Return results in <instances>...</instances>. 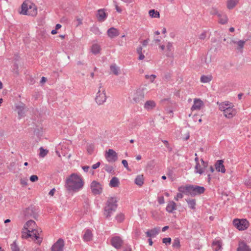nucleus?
I'll return each mask as SVG.
<instances>
[{
  "instance_id": "obj_1",
  "label": "nucleus",
  "mask_w": 251,
  "mask_h": 251,
  "mask_svg": "<svg viewBox=\"0 0 251 251\" xmlns=\"http://www.w3.org/2000/svg\"><path fill=\"white\" fill-rule=\"evenodd\" d=\"M84 185L82 178L76 174H71L66 181V187L68 191L77 192L81 189Z\"/></svg>"
},
{
  "instance_id": "obj_2",
  "label": "nucleus",
  "mask_w": 251,
  "mask_h": 251,
  "mask_svg": "<svg viewBox=\"0 0 251 251\" xmlns=\"http://www.w3.org/2000/svg\"><path fill=\"white\" fill-rule=\"evenodd\" d=\"M117 201L116 198H110L107 200L104 212V214L106 218L110 217L111 213L116 210L117 207Z\"/></svg>"
},
{
  "instance_id": "obj_3",
  "label": "nucleus",
  "mask_w": 251,
  "mask_h": 251,
  "mask_svg": "<svg viewBox=\"0 0 251 251\" xmlns=\"http://www.w3.org/2000/svg\"><path fill=\"white\" fill-rule=\"evenodd\" d=\"M21 13L24 15L35 16L37 14V8L35 5L32 4L29 6L25 1L24 2L21 6Z\"/></svg>"
},
{
  "instance_id": "obj_4",
  "label": "nucleus",
  "mask_w": 251,
  "mask_h": 251,
  "mask_svg": "<svg viewBox=\"0 0 251 251\" xmlns=\"http://www.w3.org/2000/svg\"><path fill=\"white\" fill-rule=\"evenodd\" d=\"M99 85V89L97 93L95 100L98 104L100 105L106 101V96L105 89L103 88L102 83H100Z\"/></svg>"
},
{
  "instance_id": "obj_5",
  "label": "nucleus",
  "mask_w": 251,
  "mask_h": 251,
  "mask_svg": "<svg viewBox=\"0 0 251 251\" xmlns=\"http://www.w3.org/2000/svg\"><path fill=\"white\" fill-rule=\"evenodd\" d=\"M233 224L239 230H244L249 226V223L246 219H234Z\"/></svg>"
},
{
  "instance_id": "obj_6",
  "label": "nucleus",
  "mask_w": 251,
  "mask_h": 251,
  "mask_svg": "<svg viewBox=\"0 0 251 251\" xmlns=\"http://www.w3.org/2000/svg\"><path fill=\"white\" fill-rule=\"evenodd\" d=\"M145 93L143 89H138L133 93L132 100L135 103H140L144 100Z\"/></svg>"
},
{
  "instance_id": "obj_7",
  "label": "nucleus",
  "mask_w": 251,
  "mask_h": 251,
  "mask_svg": "<svg viewBox=\"0 0 251 251\" xmlns=\"http://www.w3.org/2000/svg\"><path fill=\"white\" fill-rule=\"evenodd\" d=\"M205 188L202 186L190 185V195L195 197L197 195L203 194L205 191Z\"/></svg>"
},
{
  "instance_id": "obj_8",
  "label": "nucleus",
  "mask_w": 251,
  "mask_h": 251,
  "mask_svg": "<svg viewBox=\"0 0 251 251\" xmlns=\"http://www.w3.org/2000/svg\"><path fill=\"white\" fill-rule=\"evenodd\" d=\"M24 215L26 218H33L35 219L38 216L34 206H31L26 208L24 212Z\"/></svg>"
},
{
  "instance_id": "obj_9",
  "label": "nucleus",
  "mask_w": 251,
  "mask_h": 251,
  "mask_svg": "<svg viewBox=\"0 0 251 251\" xmlns=\"http://www.w3.org/2000/svg\"><path fill=\"white\" fill-rule=\"evenodd\" d=\"M105 156L109 162H114L118 159L117 153L112 149H109L107 151Z\"/></svg>"
},
{
  "instance_id": "obj_10",
  "label": "nucleus",
  "mask_w": 251,
  "mask_h": 251,
  "mask_svg": "<svg viewBox=\"0 0 251 251\" xmlns=\"http://www.w3.org/2000/svg\"><path fill=\"white\" fill-rule=\"evenodd\" d=\"M201 164L200 163H197L195 167V171L197 173H199L200 175L203 174L206 169L208 167V163L204 162L202 159H201Z\"/></svg>"
},
{
  "instance_id": "obj_11",
  "label": "nucleus",
  "mask_w": 251,
  "mask_h": 251,
  "mask_svg": "<svg viewBox=\"0 0 251 251\" xmlns=\"http://www.w3.org/2000/svg\"><path fill=\"white\" fill-rule=\"evenodd\" d=\"M31 234L32 238H35V241H36V243L40 244L42 242L43 238L40 236V234L42 232V230L40 228H32Z\"/></svg>"
},
{
  "instance_id": "obj_12",
  "label": "nucleus",
  "mask_w": 251,
  "mask_h": 251,
  "mask_svg": "<svg viewBox=\"0 0 251 251\" xmlns=\"http://www.w3.org/2000/svg\"><path fill=\"white\" fill-rule=\"evenodd\" d=\"M91 189L94 195H99L101 193L102 188L101 184L97 181H93L91 184Z\"/></svg>"
},
{
  "instance_id": "obj_13",
  "label": "nucleus",
  "mask_w": 251,
  "mask_h": 251,
  "mask_svg": "<svg viewBox=\"0 0 251 251\" xmlns=\"http://www.w3.org/2000/svg\"><path fill=\"white\" fill-rule=\"evenodd\" d=\"M110 242L111 245L116 249H120L124 243L123 240L119 236L112 237L110 240Z\"/></svg>"
},
{
  "instance_id": "obj_14",
  "label": "nucleus",
  "mask_w": 251,
  "mask_h": 251,
  "mask_svg": "<svg viewBox=\"0 0 251 251\" xmlns=\"http://www.w3.org/2000/svg\"><path fill=\"white\" fill-rule=\"evenodd\" d=\"M64 246V240L60 238L52 245L51 251H63Z\"/></svg>"
},
{
  "instance_id": "obj_15",
  "label": "nucleus",
  "mask_w": 251,
  "mask_h": 251,
  "mask_svg": "<svg viewBox=\"0 0 251 251\" xmlns=\"http://www.w3.org/2000/svg\"><path fill=\"white\" fill-rule=\"evenodd\" d=\"M236 113V110L233 108V105L230 103V105L225 110L224 115L226 117L230 119L235 115Z\"/></svg>"
},
{
  "instance_id": "obj_16",
  "label": "nucleus",
  "mask_w": 251,
  "mask_h": 251,
  "mask_svg": "<svg viewBox=\"0 0 251 251\" xmlns=\"http://www.w3.org/2000/svg\"><path fill=\"white\" fill-rule=\"evenodd\" d=\"M246 41L244 40H239L236 41L234 39H232L230 42V44L233 43L234 44L237 45V47L236 48V49L240 52H243V49L244 48V45L246 43Z\"/></svg>"
},
{
  "instance_id": "obj_17",
  "label": "nucleus",
  "mask_w": 251,
  "mask_h": 251,
  "mask_svg": "<svg viewBox=\"0 0 251 251\" xmlns=\"http://www.w3.org/2000/svg\"><path fill=\"white\" fill-rule=\"evenodd\" d=\"M16 107L18 114L19 118L21 119V118L24 117L25 114V105L22 103L19 105H16Z\"/></svg>"
},
{
  "instance_id": "obj_18",
  "label": "nucleus",
  "mask_w": 251,
  "mask_h": 251,
  "mask_svg": "<svg viewBox=\"0 0 251 251\" xmlns=\"http://www.w3.org/2000/svg\"><path fill=\"white\" fill-rule=\"evenodd\" d=\"M203 105V102L200 99H195L194 100V104L192 106L191 110H200L201 106Z\"/></svg>"
},
{
  "instance_id": "obj_19",
  "label": "nucleus",
  "mask_w": 251,
  "mask_h": 251,
  "mask_svg": "<svg viewBox=\"0 0 251 251\" xmlns=\"http://www.w3.org/2000/svg\"><path fill=\"white\" fill-rule=\"evenodd\" d=\"M224 161L222 160H218L215 164L216 170L218 172H221L222 173H224L226 172L225 166L223 164Z\"/></svg>"
},
{
  "instance_id": "obj_20",
  "label": "nucleus",
  "mask_w": 251,
  "mask_h": 251,
  "mask_svg": "<svg viewBox=\"0 0 251 251\" xmlns=\"http://www.w3.org/2000/svg\"><path fill=\"white\" fill-rule=\"evenodd\" d=\"M119 31L114 27H111L107 30V35L111 38H115L119 36Z\"/></svg>"
},
{
  "instance_id": "obj_21",
  "label": "nucleus",
  "mask_w": 251,
  "mask_h": 251,
  "mask_svg": "<svg viewBox=\"0 0 251 251\" xmlns=\"http://www.w3.org/2000/svg\"><path fill=\"white\" fill-rule=\"evenodd\" d=\"M160 230V227H156L151 230H149L146 232L147 237H153L158 234Z\"/></svg>"
},
{
  "instance_id": "obj_22",
  "label": "nucleus",
  "mask_w": 251,
  "mask_h": 251,
  "mask_svg": "<svg viewBox=\"0 0 251 251\" xmlns=\"http://www.w3.org/2000/svg\"><path fill=\"white\" fill-rule=\"evenodd\" d=\"M98 20L100 22H103L106 18V14L103 9H99L97 14Z\"/></svg>"
},
{
  "instance_id": "obj_23",
  "label": "nucleus",
  "mask_w": 251,
  "mask_h": 251,
  "mask_svg": "<svg viewBox=\"0 0 251 251\" xmlns=\"http://www.w3.org/2000/svg\"><path fill=\"white\" fill-rule=\"evenodd\" d=\"M110 70L111 73L115 75H118L120 74L121 70L116 64H112L110 66Z\"/></svg>"
},
{
  "instance_id": "obj_24",
  "label": "nucleus",
  "mask_w": 251,
  "mask_h": 251,
  "mask_svg": "<svg viewBox=\"0 0 251 251\" xmlns=\"http://www.w3.org/2000/svg\"><path fill=\"white\" fill-rule=\"evenodd\" d=\"M156 103L153 100H148L144 104V108L147 110H150L154 108Z\"/></svg>"
},
{
  "instance_id": "obj_25",
  "label": "nucleus",
  "mask_w": 251,
  "mask_h": 251,
  "mask_svg": "<svg viewBox=\"0 0 251 251\" xmlns=\"http://www.w3.org/2000/svg\"><path fill=\"white\" fill-rule=\"evenodd\" d=\"M176 203L173 201H171L168 203L166 209L168 212L172 213L174 210L176 209Z\"/></svg>"
},
{
  "instance_id": "obj_26",
  "label": "nucleus",
  "mask_w": 251,
  "mask_h": 251,
  "mask_svg": "<svg viewBox=\"0 0 251 251\" xmlns=\"http://www.w3.org/2000/svg\"><path fill=\"white\" fill-rule=\"evenodd\" d=\"M36 226V223L33 220H29L24 225V229H30L32 230V228H35Z\"/></svg>"
},
{
  "instance_id": "obj_27",
  "label": "nucleus",
  "mask_w": 251,
  "mask_h": 251,
  "mask_svg": "<svg viewBox=\"0 0 251 251\" xmlns=\"http://www.w3.org/2000/svg\"><path fill=\"white\" fill-rule=\"evenodd\" d=\"M178 191L180 193H183L186 195H190V185H186V186H181L178 188Z\"/></svg>"
},
{
  "instance_id": "obj_28",
  "label": "nucleus",
  "mask_w": 251,
  "mask_h": 251,
  "mask_svg": "<svg viewBox=\"0 0 251 251\" xmlns=\"http://www.w3.org/2000/svg\"><path fill=\"white\" fill-rule=\"evenodd\" d=\"M237 251H251V249L244 242H242L239 244V246L237 250Z\"/></svg>"
},
{
  "instance_id": "obj_29",
  "label": "nucleus",
  "mask_w": 251,
  "mask_h": 251,
  "mask_svg": "<svg viewBox=\"0 0 251 251\" xmlns=\"http://www.w3.org/2000/svg\"><path fill=\"white\" fill-rule=\"evenodd\" d=\"M186 201L190 209L192 210L196 209V201L195 199H186Z\"/></svg>"
},
{
  "instance_id": "obj_30",
  "label": "nucleus",
  "mask_w": 251,
  "mask_h": 251,
  "mask_svg": "<svg viewBox=\"0 0 251 251\" xmlns=\"http://www.w3.org/2000/svg\"><path fill=\"white\" fill-rule=\"evenodd\" d=\"M100 50V46L98 44H94L91 47V51L94 54L99 53Z\"/></svg>"
},
{
  "instance_id": "obj_31",
  "label": "nucleus",
  "mask_w": 251,
  "mask_h": 251,
  "mask_svg": "<svg viewBox=\"0 0 251 251\" xmlns=\"http://www.w3.org/2000/svg\"><path fill=\"white\" fill-rule=\"evenodd\" d=\"M201 62L202 64L208 66L211 62V56L210 55H206L201 59Z\"/></svg>"
},
{
  "instance_id": "obj_32",
  "label": "nucleus",
  "mask_w": 251,
  "mask_h": 251,
  "mask_svg": "<svg viewBox=\"0 0 251 251\" xmlns=\"http://www.w3.org/2000/svg\"><path fill=\"white\" fill-rule=\"evenodd\" d=\"M219 23L221 24H226L227 22V17L225 14L222 13L218 17Z\"/></svg>"
},
{
  "instance_id": "obj_33",
  "label": "nucleus",
  "mask_w": 251,
  "mask_h": 251,
  "mask_svg": "<svg viewBox=\"0 0 251 251\" xmlns=\"http://www.w3.org/2000/svg\"><path fill=\"white\" fill-rule=\"evenodd\" d=\"M119 179L117 177L114 176L111 179L109 185L111 187H117L119 186Z\"/></svg>"
},
{
  "instance_id": "obj_34",
  "label": "nucleus",
  "mask_w": 251,
  "mask_h": 251,
  "mask_svg": "<svg viewBox=\"0 0 251 251\" xmlns=\"http://www.w3.org/2000/svg\"><path fill=\"white\" fill-rule=\"evenodd\" d=\"M239 0H227V7L229 9L233 8L237 4Z\"/></svg>"
},
{
  "instance_id": "obj_35",
  "label": "nucleus",
  "mask_w": 251,
  "mask_h": 251,
  "mask_svg": "<svg viewBox=\"0 0 251 251\" xmlns=\"http://www.w3.org/2000/svg\"><path fill=\"white\" fill-rule=\"evenodd\" d=\"M135 183L139 186H141L144 183V177L143 175H138L135 179Z\"/></svg>"
},
{
  "instance_id": "obj_36",
  "label": "nucleus",
  "mask_w": 251,
  "mask_h": 251,
  "mask_svg": "<svg viewBox=\"0 0 251 251\" xmlns=\"http://www.w3.org/2000/svg\"><path fill=\"white\" fill-rule=\"evenodd\" d=\"M212 247L215 251H218L222 247V242L220 241H214Z\"/></svg>"
},
{
  "instance_id": "obj_37",
  "label": "nucleus",
  "mask_w": 251,
  "mask_h": 251,
  "mask_svg": "<svg viewBox=\"0 0 251 251\" xmlns=\"http://www.w3.org/2000/svg\"><path fill=\"white\" fill-rule=\"evenodd\" d=\"M92 238V233L90 229H87L84 236L83 238L85 241H90Z\"/></svg>"
},
{
  "instance_id": "obj_38",
  "label": "nucleus",
  "mask_w": 251,
  "mask_h": 251,
  "mask_svg": "<svg viewBox=\"0 0 251 251\" xmlns=\"http://www.w3.org/2000/svg\"><path fill=\"white\" fill-rule=\"evenodd\" d=\"M212 79V76L211 75H202L201 77V81L202 83L209 82Z\"/></svg>"
},
{
  "instance_id": "obj_39",
  "label": "nucleus",
  "mask_w": 251,
  "mask_h": 251,
  "mask_svg": "<svg viewBox=\"0 0 251 251\" xmlns=\"http://www.w3.org/2000/svg\"><path fill=\"white\" fill-rule=\"evenodd\" d=\"M150 16L151 18H159L160 14L159 12L155 11L154 9L150 10L149 12Z\"/></svg>"
},
{
  "instance_id": "obj_40",
  "label": "nucleus",
  "mask_w": 251,
  "mask_h": 251,
  "mask_svg": "<svg viewBox=\"0 0 251 251\" xmlns=\"http://www.w3.org/2000/svg\"><path fill=\"white\" fill-rule=\"evenodd\" d=\"M27 232L22 231V237L23 238H27L28 237L32 238V235L31 234V231L30 229H26Z\"/></svg>"
},
{
  "instance_id": "obj_41",
  "label": "nucleus",
  "mask_w": 251,
  "mask_h": 251,
  "mask_svg": "<svg viewBox=\"0 0 251 251\" xmlns=\"http://www.w3.org/2000/svg\"><path fill=\"white\" fill-rule=\"evenodd\" d=\"M230 105V103H228V102H225L221 103L219 105V109L223 111L224 113L226 108H227Z\"/></svg>"
},
{
  "instance_id": "obj_42",
  "label": "nucleus",
  "mask_w": 251,
  "mask_h": 251,
  "mask_svg": "<svg viewBox=\"0 0 251 251\" xmlns=\"http://www.w3.org/2000/svg\"><path fill=\"white\" fill-rule=\"evenodd\" d=\"M167 53H166V55L167 56H171L172 55V50L173 49V45L170 42H168L167 45Z\"/></svg>"
},
{
  "instance_id": "obj_43",
  "label": "nucleus",
  "mask_w": 251,
  "mask_h": 251,
  "mask_svg": "<svg viewBox=\"0 0 251 251\" xmlns=\"http://www.w3.org/2000/svg\"><path fill=\"white\" fill-rule=\"evenodd\" d=\"M103 169L108 173H112L114 172L113 167L108 164H104Z\"/></svg>"
},
{
  "instance_id": "obj_44",
  "label": "nucleus",
  "mask_w": 251,
  "mask_h": 251,
  "mask_svg": "<svg viewBox=\"0 0 251 251\" xmlns=\"http://www.w3.org/2000/svg\"><path fill=\"white\" fill-rule=\"evenodd\" d=\"M40 153L39 155L41 157H44L48 153V151L44 150L43 147L40 148Z\"/></svg>"
},
{
  "instance_id": "obj_45",
  "label": "nucleus",
  "mask_w": 251,
  "mask_h": 251,
  "mask_svg": "<svg viewBox=\"0 0 251 251\" xmlns=\"http://www.w3.org/2000/svg\"><path fill=\"white\" fill-rule=\"evenodd\" d=\"M11 249L12 250V251H20L19 248L17 245L16 241H14L11 245Z\"/></svg>"
},
{
  "instance_id": "obj_46",
  "label": "nucleus",
  "mask_w": 251,
  "mask_h": 251,
  "mask_svg": "<svg viewBox=\"0 0 251 251\" xmlns=\"http://www.w3.org/2000/svg\"><path fill=\"white\" fill-rule=\"evenodd\" d=\"M173 247L174 248H179L180 247V241L178 238H176L173 242Z\"/></svg>"
},
{
  "instance_id": "obj_47",
  "label": "nucleus",
  "mask_w": 251,
  "mask_h": 251,
  "mask_svg": "<svg viewBox=\"0 0 251 251\" xmlns=\"http://www.w3.org/2000/svg\"><path fill=\"white\" fill-rule=\"evenodd\" d=\"M156 77V76L155 75H145V78L146 79H150L151 82H153Z\"/></svg>"
},
{
  "instance_id": "obj_48",
  "label": "nucleus",
  "mask_w": 251,
  "mask_h": 251,
  "mask_svg": "<svg viewBox=\"0 0 251 251\" xmlns=\"http://www.w3.org/2000/svg\"><path fill=\"white\" fill-rule=\"evenodd\" d=\"M124 215L122 213H120L116 216V220L119 222H122L124 220Z\"/></svg>"
},
{
  "instance_id": "obj_49",
  "label": "nucleus",
  "mask_w": 251,
  "mask_h": 251,
  "mask_svg": "<svg viewBox=\"0 0 251 251\" xmlns=\"http://www.w3.org/2000/svg\"><path fill=\"white\" fill-rule=\"evenodd\" d=\"M210 13L213 15H217L218 17L222 13L221 12H219L217 9L212 8L211 10Z\"/></svg>"
},
{
  "instance_id": "obj_50",
  "label": "nucleus",
  "mask_w": 251,
  "mask_h": 251,
  "mask_svg": "<svg viewBox=\"0 0 251 251\" xmlns=\"http://www.w3.org/2000/svg\"><path fill=\"white\" fill-rule=\"evenodd\" d=\"M122 163L124 165V166L126 169L128 171H131V170L128 168V163L126 160H123L122 161Z\"/></svg>"
},
{
  "instance_id": "obj_51",
  "label": "nucleus",
  "mask_w": 251,
  "mask_h": 251,
  "mask_svg": "<svg viewBox=\"0 0 251 251\" xmlns=\"http://www.w3.org/2000/svg\"><path fill=\"white\" fill-rule=\"evenodd\" d=\"M38 180V177L36 175H32L30 177V180L31 182H36Z\"/></svg>"
},
{
  "instance_id": "obj_52",
  "label": "nucleus",
  "mask_w": 251,
  "mask_h": 251,
  "mask_svg": "<svg viewBox=\"0 0 251 251\" xmlns=\"http://www.w3.org/2000/svg\"><path fill=\"white\" fill-rule=\"evenodd\" d=\"M206 37V32L205 31L203 32L199 36V38L200 40H204Z\"/></svg>"
},
{
  "instance_id": "obj_53",
  "label": "nucleus",
  "mask_w": 251,
  "mask_h": 251,
  "mask_svg": "<svg viewBox=\"0 0 251 251\" xmlns=\"http://www.w3.org/2000/svg\"><path fill=\"white\" fill-rule=\"evenodd\" d=\"M162 242L164 244H170L171 242V238L169 237V238H164L162 239Z\"/></svg>"
},
{
  "instance_id": "obj_54",
  "label": "nucleus",
  "mask_w": 251,
  "mask_h": 251,
  "mask_svg": "<svg viewBox=\"0 0 251 251\" xmlns=\"http://www.w3.org/2000/svg\"><path fill=\"white\" fill-rule=\"evenodd\" d=\"M21 184L23 186H26L27 185V179H21L20 180Z\"/></svg>"
},
{
  "instance_id": "obj_55",
  "label": "nucleus",
  "mask_w": 251,
  "mask_h": 251,
  "mask_svg": "<svg viewBox=\"0 0 251 251\" xmlns=\"http://www.w3.org/2000/svg\"><path fill=\"white\" fill-rule=\"evenodd\" d=\"M93 148H94V147H93V145H90L87 147V151L89 153L91 154L92 152V151H93Z\"/></svg>"
},
{
  "instance_id": "obj_56",
  "label": "nucleus",
  "mask_w": 251,
  "mask_h": 251,
  "mask_svg": "<svg viewBox=\"0 0 251 251\" xmlns=\"http://www.w3.org/2000/svg\"><path fill=\"white\" fill-rule=\"evenodd\" d=\"M183 194L181 193H177L176 197L175 198V199L176 201H178V199H182L183 198Z\"/></svg>"
},
{
  "instance_id": "obj_57",
  "label": "nucleus",
  "mask_w": 251,
  "mask_h": 251,
  "mask_svg": "<svg viewBox=\"0 0 251 251\" xmlns=\"http://www.w3.org/2000/svg\"><path fill=\"white\" fill-rule=\"evenodd\" d=\"M100 162H97L95 164H94L92 166V169H97L98 168H99L100 167Z\"/></svg>"
},
{
  "instance_id": "obj_58",
  "label": "nucleus",
  "mask_w": 251,
  "mask_h": 251,
  "mask_svg": "<svg viewBox=\"0 0 251 251\" xmlns=\"http://www.w3.org/2000/svg\"><path fill=\"white\" fill-rule=\"evenodd\" d=\"M245 184L248 186L251 187V177L249 179L246 180Z\"/></svg>"
},
{
  "instance_id": "obj_59",
  "label": "nucleus",
  "mask_w": 251,
  "mask_h": 251,
  "mask_svg": "<svg viewBox=\"0 0 251 251\" xmlns=\"http://www.w3.org/2000/svg\"><path fill=\"white\" fill-rule=\"evenodd\" d=\"M158 201L160 204H163L164 203V200L163 197H160L158 198Z\"/></svg>"
},
{
  "instance_id": "obj_60",
  "label": "nucleus",
  "mask_w": 251,
  "mask_h": 251,
  "mask_svg": "<svg viewBox=\"0 0 251 251\" xmlns=\"http://www.w3.org/2000/svg\"><path fill=\"white\" fill-rule=\"evenodd\" d=\"M137 52L138 53H142V47L139 46L137 49Z\"/></svg>"
},
{
  "instance_id": "obj_61",
  "label": "nucleus",
  "mask_w": 251,
  "mask_h": 251,
  "mask_svg": "<svg viewBox=\"0 0 251 251\" xmlns=\"http://www.w3.org/2000/svg\"><path fill=\"white\" fill-rule=\"evenodd\" d=\"M82 169L83 170V171L85 172H87L90 168L89 166H83L82 167Z\"/></svg>"
},
{
  "instance_id": "obj_62",
  "label": "nucleus",
  "mask_w": 251,
  "mask_h": 251,
  "mask_svg": "<svg viewBox=\"0 0 251 251\" xmlns=\"http://www.w3.org/2000/svg\"><path fill=\"white\" fill-rule=\"evenodd\" d=\"M149 39H146L143 41L142 45L143 47H146L148 45V44L149 43Z\"/></svg>"
},
{
  "instance_id": "obj_63",
  "label": "nucleus",
  "mask_w": 251,
  "mask_h": 251,
  "mask_svg": "<svg viewBox=\"0 0 251 251\" xmlns=\"http://www.w3.org/2000/svg\"><path fill=\"white\" fill-rule=\"evenodd\" d=\"M55 191V188L52 189L49 192V194L50 196H53L54 195V192Z\"/></svg>"
},
{
  "instance_id": "obj_64",
  "label": "nucleus",
  "mask_w": 251,
  "mask_h": 251,
  "mask_svg": "<svg viewBox=\"0 0 251 251\" xmlns=\"http://www.w3.org/2000/svg\"><path fill=\"white\" fill-rule=\"evenodd\" d=\"M139 55V60H143L145 58V55L143 54V53H138Z\"/></svg>"
}]
</instances>
